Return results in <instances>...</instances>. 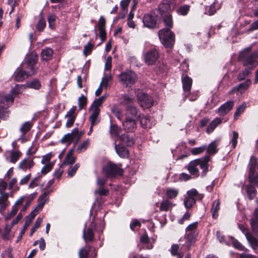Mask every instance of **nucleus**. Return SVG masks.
<instances>
[{"instance_id":"39448f33","label":"nucleus","mask_w":258,"mask_h":258,"mask_svg":"<svg viewBox=\"0 0 258 258\" xmlns=\"http://www.w3.org/2000/svg\"><path fill=\"white\" fill-rule=\"evenodd\" d=\"M104 227V223L101 222L98 224L94 220L90 223L87 229L83 230V237L86 242L91 241L94 239V232H102Z\"/></svg>"},{"instance_id":"f257e3e1","label":"nucleus","mask_w":258,"mask_h":258,"mask_svg":"<svg viewBox=\"0 0 258 258\" xmlns=\"http://www.w3.org/2000/svg\"><path fill=\"white\" fill-rule=\"evenodd\" d=\"M209 160L210 157L206 155L204 158L197 159L190 162L187 167L189 172L194 177H198L199 175L198 167H200L203 170L201 176H205L208 171Z\"/></svg>"},{"instance_id":"680f3d73","label":"nucleus","mask_w":258,"mask_h":258,"mask_svg":"<svg viewBox=\"0 0 258 258\" xmlns=\"http://www.w3.org/2000/svg\"><path fill=\"white\" fill-rule=\"evenodd\" d=\"M250 224L253 232L258 234V220L251 218Z\"/></svg>"},{"instance_id":"c756f323","label":"nucleus","mask_w":258,"mask_h":258,"mask_svg":"<svg viewBox=\"0 0 258 258\" xmlns=\"http://www.w3.org/2000/svg\"><path fill=\"white\" fill-rule=\"evenodd\" d=\"M178 188L168 187L166 189L165 194L167 199H173L176 198L179 194Z\"/></svg>"},{"instance_id":"f3484780","label":"nucleus","mask_w":258,"mask_h":258,"mask_svg":"<svg viewBox=\"0 0 258 258\" xmlns=\"http://www.w3.org/2000/svg\"><path fill=\"white\" fill-rule=\"evenodd\" d=\"M233 106V101L230 100L227 101L218 108L217 113L220 116H224L232 109Z\"/></svg>"},{"instance_id":"bf43d9fd","label":"nucleus","mask_w":258,"mask_h":258,"mask_svg":"<svg viewBox=\"0 0 258 258\" xmlns=\"http://www.w3.org/2000/svg\"><path fill=\"white\" fill-rule=\"evenodd\" d=\"M43 218L38 217L34 225V226L31 229L30 236H32L33 234L35 232L36 229L39 227L41 223L42 222Z\"/></svg>"},{"instance_id":"4c0bfd02","label":"nucleus","mask_w":258,"mask_h":258,"mask_svg":"<svg viewBox=\"0 0 258 258\" xmlns=\"http://www.w3.org/2000/svg\"><path fill=\"white\" fill-rule=\"evenodd\" d=\"M220 209V201L219 200H215L213 204L211 212L212 213V216L214 218H216L218 216V212Z\"/></svg>"},{"instance_id":"423d86ee","label":"nucleus","mask_w":258,"mask_h":258,"mask_svg":"<svg viewBox=\"0 0 258 258\" xmlns=\"http://www.w3.org/2000/svg\"><path fill=\"white\" fill-rule=\"evenodd\" d=\"M13 102V97L0 94V118L5 119L9 114L8 107Z\"/></svg>"},{"instance_id":"1a4fd4ad","label":"nucleus","mask_w":258,"mask_h":258,"mask_svg":"<svg viewBox=\"0 0 258 258\" xmlns=\"http://www.w3.org/2000/svg\"><path fill=\"white\" fill-rule=\"evenodd\" d=\"M34 73L33 66H27L25 69L19 67L15 72L13 78L16 81L22 82Z\"/></svg>"},{"instance_id":"ea45409f","label":"nucleus","mask_w":258,"mask_h":258,"mask_svg":"<svg viewBox=\"0 0 258 258\" xmlns=\"http://www.w3.org/2000/svg\"><path fill=\"white\" fill-rule=\"evenodd\" d=\"M252 69L250 68H246L240 72L237 76V79L239 81H242L246 78V77L251 73Z\"/></svg>"},{"instance_id":"de8ad7c7","label":"nucleus","mask_w":258,"mask_h":258,"mask_svg":"<svg viewBox=\"0 0 258 258\" xmlns=\"http://www.w3.org/2000/svg\"><path fill=\"white\" fill-rule=\"evenodd\" d=\"M256 190L254 187L251 185L246 186V193L249 199H253L256 196Z\"/></svg>"},{"instance_id":"bb28decb","label":"nucleus","mask_w":258,"mask_h":258,"mask_svg":"<svg viewBox=\"0 0 258 258\" xmlns=\"http://www.w3.org/2000/svg\"><path fill=\"white\" fill-rule=\"evenodd\" d=\"M222 119L219 117H216L213 119L208 126L206 133L208 134L212 133L216 127L222 122Z\"/></svg>"},{"instance_id":"c9c22d12","label":"nucleus","mask_w":258,"mask_h":258,"mask_svg":"<svg viewBox=\"0 0 258 258\" xmlns=\"http://www.w3.org/2000/svg\"><path fill=\"white\" fill-rule=\"evenodd\" d=\"M38 55L34 52L28 55L26 58V62L27 64H35L37 63Z\"/></svg>"},{"instance_id":"3c124183","label":"nucleus","mask_w":258,"mask_h":258,"mask_svg":"<svg viewBox=\"0 0 258 258\" xmlns=\"http://www.w3.org/2000/svg\"><path fill=\"white\" fill-rule=\"evenodd\" d=\"M246 106V103L243 102L241 105L237 107L234 114V117L235 119H236L244 111Z\"/></svg>"},{"instance_id":"e2e57ef3","label":"nucleus","mask_w":258,"mask_h":258,"mask_svg":"<svg viewBox=\"0 0 258 258\" xmlns=\"http://www.w3.org/2000/svg\"><path fill=\"white\" fill-rule=\"evenodd\" d=\"M44 166L42 167L41 170V172L43 174H46L48 172H49L52 169L53 167V163H48L47 164H44Z\"/></svg>"},{"instance_id":"603ef678","label":"nucleus","mask_w":258,"mask_h":258,"mask_svg":"<svg viewBox=\"0 0 258 258\" xmlns=\"http://www.w3.org/2000/svg\"><path fill=\"white\" fill-rule=\"evenodd\" d=\"M171 253L173 255L177 256V258H181L183 254L179 251V247L178 245L173 244L171 247Z\"/></svg>"},{"instance_id":"052dcab7","label":"nucleus","mask_w":258,"mask_h":258,"mask_svg":"<svg viewBox=\"0 0 258 258\" xmlns=\"http://www.w3.org/2000/svg\"><path fill=\"white\" fill-rule=\"evenodd\" d=\"M238 138V134L236 131H233L232 136L230 140V143L232 144V147L235 148L236 147L237 140Z\"/></svg>"},{"instance_id":"774afa93","label":"nucleus","mask_w":258,"mask_h":258,"mask_svg":"<svg viewBox=\"0 0 258 258\" xmlns=\"http://www.w3.org/2000/svg\"><path fill=\"white\" fill-rule=\"evenodd\" d=\"M87 104V98L84 95L80 96L78 100V106L79 109H82Z\"/></svg>"},{"instance_id":"5701e85b","label":"nucleus","mask_w":258,"mask_h":258,"mask_svg":"<svg viewBox=\"0 0 258 258\" xmlns=\"http://www.w3.org/2000/svg\"><path fill=\"white\" fill-rule=\"evenodd\" d=\"M135 102V98L133 95H130L128 94H126L123 96L121 103L122 105L126 106V112H127V109L130 106H135L133 104Z\"/></svg>"},{"instance_id":"4d7b16f0","label":"nucleus","mask_w":258,"mask_h":258,"mask_svg":"<svg viewBox=\"0 0 258 258\" xmlns=\"http://www.w3.org/2000/svg\"><path fill=\"white\" fill-rule=\"evenodd\" d=\"M46 26V21L43 17H41L36 25V29L39 31H42Z\"/></svg>"},{"instance_id":"338daca9","label":"nucleus","mask_w":258,"mask_h":258,"mask_svg":"<svg viewBox=\"0 0 258 258\" xmlns=\"http://www.w3.org/2000/svg\"><path fill=\"white\" fill-rule=\"evenodd\" d=\"M53 154L51 153H48V154L43 156L42 159L41 160L42 164H47L48 163H50V161L52 157L53 156Z\"/></svg>"},{"instance_id":"6e6d98bb","label":"nucleus","mask_w":258,"mask_h":258,"mask_svg":"<svg viewBox=\"0 0 258 258\" xmlns=\"http://www.w3.org/2000/svg\"><path fill=\"white\" fill-rule=\"evenodd\" d=\"M110 132L111 136L117 137L120 132V128L116 125L111 124Z\"/></svg>"},{"instance_id":"7c9ffc66","label":"nucleus","mask_w":258,"mask_h":258,"mask_svg":"<svg viewBox=\"0 0 258 258\" xmlns=\"http://www.w3.org/2000/svg\"><path fill=\"white\" fill-rule=\"evenodd\" d=\"M53 54V50L49 47L45 48L41 51V58L43 60H49L51 59Z\"/></svg>"},{"instance_id":"f704fd0d","label":"nucleus","mask_w":258,"mask_h":258,"mask_svg":"<svg viewBox=\"0 0 258 258\" xmlns=\"http://www.w3.org/2000/svg\"><path fill=\"white\" fill-rule=\"evenodd\" d=\"M25 88V86L23 85H16L15 87L12 89L11 91V94H5L4 93H0V94H4L7 96H11L13 97V99H14V97L17 94H19L21 92L23 88Z\"/></svg>"},{"instance_id":"a18cd8bd","label":"nucleus","mask_w":258,"mask_h":258,"mask_svg":"<svg viewBox=\"0 0 258 258\" xmlns=\"http://www.w3.org/2000/svg\"><path fill=\"white\" fill-rule=\"evenodd\" d=\"M228 239L230 240V244H232L234 247L238 250H244V247L238 241L231 236H228Z\"/></svg>"},{"instance_id":"cd10ccee","label":"nucleus","mask_w":258,"mask_h":258,"mask_svg":"<svg viewBox=\"0 0 258 258\" xmlns=\"http://www.w3.org/2000/svg\"><path fill=\"white\" fill-rule=\"evenodd\" d=\"M34 164V162L32 159H25L20 163L19 167L23 170L26 171L32 167Z\"/></svg>"},{"instance_id":"49530a36","label":"nucleus","mask_w":258,"mask_h":258,"mask_svg":"<svg viewBox=\"0 0 258 258\" xmlns=\"http://www.w3.org/2000/svg\"><path fill=\"white\" fill-rule=\"evenodd\" d=\"M90 144L89 140L87 139L84 141H83L81 144H80L76 149V151L78 153H81L82 152L85 151L87 148L88 147Z\"/></svg>"},{"instance_id":"a19ab883","label":"nucleus","mask_w":258,"mask_h":258,"mask_svg":"<svg viewBox=\"0 0 258 258\" xmlns=\"http://www.w3.org/2000/svg\"><path fill=\"white\" fill-rule=\"evenodd\" d=\"M164 15L165 16L163 17V21L165 23V25L166 27L165 29L170 30L173 26L172 16L169 14Z\"/></svg>"},{"instance_id":"aec40b11","label":"nucleus","mask_w":258,"mask_h":258,"mask_svg":"<svg viewBox=\"0 0 258 258\" xmlns=\"http://www.w3.org/2000/svg\"><path fill=\"white\" fill-rule=\"evenodd\" d=\"M35 197L36 194L34 193L31 195H25L21 197L24 198V199L23 200L20 206H22L24 203H25V205L21 210V212H25L27 210L28 207L30 206L31 202L33 200Z\"/></svg>"},{"instance_id":"2f4dec72","label":"nucleus","mask_w":258,"mask_h":258,"mask_svg":"<svg viewBox=\"0 0 258 258\" xmlns=\"http://www.w3.org/2000/svg\"><path fill=\"white\" fill-rule=\"evenodd\" d=\"M218 142L216 140L214 141L206 146L207 152L210 155L215 154L218 151L217 148Z\"/></svg>"},{"instance_id":"2eb2a0df","label":"nucleus","mask_w":258,"mask_h":258,"mask_svg":"<svg viewBox=\"0 0 258 258\" xmlns=\"http://www.w3.org/2000/svg\"><path fill=\"white\" fill-rule=\"evenodd\" d=\"M137 98L141 106L144 108H149L152 106L154 100L152 97L144 92L140 91L137 93Z\"/></svg>"},{"instance_id":"b1692460","label":"nucleus","mask_w":258,"mask_h":258,"mask_svg":"<svg viewBox=\"0 0 258 258\" xmlns=\"http://www.w3.org/2000/svg\"><path fill=\"white\" fill-rule=\"evenodd\" d=\"M89 112L90 115L89 118L91 122V126H95L100 121V119L99 116L100 112H98V110L97 109H95L93 111L89 110Z\"/></svg>"},{"instance_id":"0eeeda50","label":"nucleus","mask_w":258,"mask_h":258,"mask_svg":"<svg viewBox=\"0 0 258 258\" xmlns=\"http://www.w3.org/2000/svg\"><path fill=\"white\" fill-rule=\"evenodd\" d=\"M119 82L123 86L131 87L137 79L136 74L131 70H126L118 76Z\"/></svg>"},{"instance_id":"58836bf2","label":"nucleus","mask_w":258,"mask_h":258,"mask_svg":"<svg viewBox=\"0 0 258 258\" xmlns=\"http://www.w3.org/2000/svg\"><path fill=\"white\" fill-rule=\"evenodd\" d=\"M73 149H72L68 153L64 161V164L70 165L75 162L76 158L73 156Z\"/></svg>"},{"instance_id":"37998d69","label":"nucleus","mask_w":258,"mask_h":258,"mask_svg":"<svg viewBox=\"0 0 258 258\" xmlns=\"http://www.w3.org/2000/svg\"><path fill=\"white\" fill-rule=\"evenodd\" d=\"M32 126V123L31 121L24 122L20 128V131L23 135H25L28 132Z\"/></svg>"},{"instance_id":"69168bd1","label":"nucleus","mask_w":258,"mask_h":258,"mask_svg":"<svg viewBox=\"0 0 258 258\" xmlns=\"http://www.w3.org/2000/svg\"><path fill=\"white\" fill-rule=\"evenodd\" d=\"M89 247L82 248L79 252V258H88Z\"/></svg>"},{"instance_id":"f8f14e48","label":"nucleus","mask_w":258,"mask_h":258,"mask_svg":"<svg viewBox=\"0 0 258 258\" xmlns=\"http://www.w3.org/2000/svg\"><path fill=\"white\" fill-rule=\"evenodd\" d=\"M83 134V132H79L78 128L76 127L72 131L71 133L65 135L61 139V142L70 144L73 141H75V146L77 144Z\"/></svg>"},{"instance_id":"864d4df0","label":"nucleus","mask_w":258,"mask_h":258,"mask_svg":"<svg viewBox=\"0 0 258 258\" xmlns=\"http://www.w3.org/2000/svg\"><path fill=\"white\" fill-rule=\"evenodd\" d=\"M21 156V153L18 151H12L11 153L10 159L11 162L12 163H15L18 161L19 158Z\"/></svg>"},{"instance_id":"c85d7f7f","label":"nucleus","mask_w":258,"mask_h":258,"mask_svg":"<svg viewBox=\"0 0 258 258\" xmlns=\"http://www.w3.org/2000/svg\"><path fill=\"white\" fill-rule=\"evenodd\" d=\"M245 237L252 248L255 249L258 247V238L253 236L250 232H246Z\"/></svg>"},{"instance_id":"72a5a7b5","label":"nucleus","mask_w":258,"mask_h":258,"mask_svg":"<svg viewBox=\"0 0 258 258\" xmlns=\"http://www.w3.org/2000/svg\"><path fill=\"white\" fill-rule=\"evenodd\" d=\"M174 206L171 202L167 199L163 200L160 206V210L163 211H167L170 210Z\"/></svg>"},{"instance_id":"20e7f679","label":"nucleus","mask_w":258,"mask_h":258,"mask_svg":"<svg viewBox=\"0 0 258 258\" xmlns=\"http://www.w3.org/2000/svg\"><path fill=\"white\" fill-rule=\"evenodd\" d=\"M251 50V47L249 46L241 51L239 55V61L245 64L258 63V50L253 51Z\"/></svg>"},{"instance_id":"13d9d810","label":"nucleus","mask_w":258,"mask_h":258,"mask_svg":"<svg viewBox=\"0 0 258 258\" xmlns=\"http://www.w3.org/2000/svg\"><path fill=\"white\" fill-rule=\"evenodd\" d=\"M79 167H80L79 163H77L74 166L70 167L68 170V176H69V177L73 176L75 174L77 170L79 168Z\"/></svg>"},{"instance_id":"8fccbe9b","label":"nucleus","mask_w":258,"mask_h":258,"mask_svg":"<svg viewBox=\"0 0 258 258\" xmlns=\"http://www.w3.org/2000/svg\"><path fill=\"white\" fill-rule=\"evenodd\" d=\"M251 82L250 80L247 79L244 82L240 84L238 86L233 89V91L235 90L240 91V89L245 90L251 84Z\"/></svg>"},{"instance_id":"6ab92c4d","label":"nucleus","mask_w":258,"mask_h":258,"mask_svg":"<svg viewBox=\"0 0 258 258\" xmlns=\"http://www.w3.org/2000/svg\"><path fill=\"white\" fill-rule=\"evenodd\" d=\"M23 199L24 198H20L16 202L14 205L12 207L11 211L9 214H8V215L6 216L5 220L6 221L10 220L13 217H14L17 214Z\"/></svg>"},{"instance_id":"a878e982","label":"nucleus","mask_w":258,"mask_h":258,"mask_svg":"<svg viewBox=\"0 0 258 258\" xmlns=\"http://www.w3.org/2000/svg\"><path fill=\"white\" fill-rule=\"evenodd\" d=\"M106 98V97L103 95L95 100L93 103L92 104L91 106H90L89 110L93 111L95 109H97L98 110V112H100V109L99 108V107L105 100Z\"/></svg>"},{"instance_id":"a211bd4d","label":"nucleus","mask_w":258,"mask_h":258,"mask_svg":"<svg viewBox=\"0 0 258 258\" xmlns=\"http://www.w3.org/2000/svg\"><path fill=\"white\" fill-rule=\"evenodd\" d=\"M158 58V53L156 49H153L146 54L145 56V60L146 63L148 64H153Z\"/></svg>"},{"instance_id":"473e14b6","label":"nucleus","mask_w":258,"mask_h":258,"mask_svg":"<svg viewBox=\"0 0 258 258\" xmlns=\"http://www.w3.org/2000/svg\"><path fill=\"white\" fill-rule=\"evenodd\" d=\"M112 75L110 73L106 74L105 76L102 78L101 82H100V86H102L105 89L110 86V82L112 81Z\"/></svg>"},{"instance_id":"4be33fe9","label":"nucleus","mask_w":258,"mask_h":258,"mask_svg":"<svg viewBox=\"0 0 258 258\" xmlns=\"http://www.w3.org/2000/svg\"><path fill=\"white\" fill-rule=\"evenodd\" d=\"M123 144L119 143L118 145L115 144V150L118 155L123 158H126L128 156V151L126 148L123 147Z\"/></svg>"},{"instance_id":"e433bc0d","label":"nucleus","mask_w":258,"mask_h":258,"mask_svg":"<svg viewBox=\"0 0 258 258\" xmlns=\"http://www.w3.org/2000/svg\"><path fill=\"white\" fill-rule=\"evenodd\" d=\"M26 86L28 88L38 90L40 88L41 85L39 80L34 79L31 81L27 82Z\"/></svg>"},{"instance_id":"9b49d317","label":"nucleus","mask_w":258,"mask_h":258,"mask_svg":"<svg viewBox=\"0 0 258 258\" xmlns=\"http://www.w3.org/2000/svg\"><path fill=\"white\" fill-rule=\"evenodd\" d=\"M176 6L175 0H163L159 5L157 12L161 16L164 14H168L173 11Z\"/></svg>"},{"instance_id":"5fc2aeb1","label":"nucleus","mask_w":258,"mask_h":258,"mask_svg":"<svg viewBox=\"0 0 258 258\" xmlns=\"http://www.w3.org/2000/svg\"><path fill=\"white\" fill-rule=\"evenodd\" d=\"M206 146L203 145L201 147H196V148L191 149L190 150V153H191V154H192L194 155H199V154L202 153L203 152H204V151L206 150Z\"/></svg>"},{"instance_id":"0e129e2a","label":"nucleus","mask_w":258,"mask_h":258,"mask_svg":"<svg viewBox=\"0 0 258 258\" xmlns=\"http://www.w3.org/2000/svg\"><path fill=\"white\" fill-rule=\"evenodd\" d=\"M93 47L94 45L92 44L90 42L88 43L87 45L84 46L83 50L84 54L86 56L89 54L92 51Z\"/></svg>"},{"instance_id":"ddd939ff","label":"nucleus","mask_w":258,"mask_h":258,"mask_svg":"<svg viewBox=\"0 0 258 258\" xmlns=\"http://www.w3.org/2000/svg\"><path fill=\"white\" fill-rule=\"evenodd\" d=\"M103 172L109 177H113L116 175H121L123 173V171L118 165L112 162L108 163L103 167Z\"/></svg>"},{"instance_id":"79ce46f5","label":"nucleus","mask_w":258,"mask_h":258,"mask_svg":"<svg viewBox=\"0 0 258 258\" xmlns=\"http://www.w3.org/2000/svg\"><path fill=\"white\" fill-rule=\"evenodd\" d=\"M217 238L219 241L222 244H225L226 245H230V240L228 239V237H225L220 231H217L216 233Z\"/></svg>"},{"instance_id":"6e6552de","label":"nucleus","mask_w":258,"mask_h":258,"mask_svg":"<svg viewBox=\"0 0 258 258\" xmlns=\"http://www.w3.org/2000/svg\"><path fill=\"white\" fill-rule=\"evenodd\" d=\"M159 38L162 43L166 47H172L175 41L173 33L168 29H162L158 33Z\"/></svg>"},{"instance_id":"412c9836","label":"nucleus","mask_w":258,"mask_h":258,"mask_svg":"<svg viewBox=\"0 0 258 258\" xmlns=\"http://www.w3.org/2000/svg\"><path fill=\"white\" fill-rule=\"evenodd\" d=\"M138 116L140 117V123L143 128L149 129L153 125V122L149 116L144 115H138Z\"/></svg>"},{"instance_id":"9d476101","label":"nucleus","mask_w":258,"mask_h":258,"mask_svg":"<svg viewBox=\"0 0 258 258\" xmlns=\"http://www.w3.org/2000/svg\"><path fill=\"white\" fill-rule=\"evenodd\" d=\"M156 10L151 11L150 13L145 14L143 18L144 25L148 28H154L156 27L159 17Z\"/></svg>"},{"instance_id":"393cba45","label":"nucleus","mask_w":258,"mask_h":258,"mask_svg":"<svg viewBox=\"0 0 258 258\" xmlns=\"http://www.w3.org/2000/svg\"><path fill=\"white\" fill-rule=\"evenodd\" d=\"M120 143L127 146H132L134 144L133 138L128 134H124L120 137Z\"/></svg>"},{"instance_id":"f03ea898","label":"nucleus","mask_w":258,"mask_h":258,"mask_svg":"<svg viewBox=\"0 0 258 258\" xmlns=\"http://www.w3.org/2000/svg\"><path fill=\"white\" fill-rule=\"evenodd\" d=\"M138 117V110L135 106H130L125 113V120L122 122L124 131L127 132L135 131L137 127V119Z\"/></svg>"},{"instance_id":"09e8293b","label":"nucleus","mask_w":258,"mask_h":258,"mask_svg":"<svg viewBox=\"0 0 258 258\" xmlns=\"http://www.w3.org/2000/svg\"><path fill=\"white\" fill-rule=\"evenodd\" d=\"M38 212H36V211L34 210L29 215H28L26 218L25 220V226L26 228H27L29 225L30 224L31 222L33 221V220L34 219L36 215L37 214Z\"/></svg>"},{"instance_id":"7ed1b4c3","label":"nucleus","mask_w":258,"mask_h":258,"mask_svg":"<svg viewBox=\"0 0 258 258\" xmlns=\"http://www.w3.org/2000/svg\"><path fill=\"white\" fill-rule=\"evenodd\" d=\"M198 222H194L189 224L186 228V233L183 239L184 242L182 245L187 250L195 242L198 234L197 232Z\"/></svg>"},{"instance_id":"dca6fc26","label":"nucleus","mask_w":258,"mask_h":258,"mask_svg":"<svg viewBox=\"0 0 258 258\" xmlns=\"http://www.w3.org/2000/svg\"><path fill=\"white\" fill-rule=\"evenodd\" d=\"M182 88L183 91V100L187 96L190 91L192 84V80L185 74H183L181 78Z\"/></svg>"},{"instance_id":"4468645a","label":"nucleus","mask_w":258,"mask_h":258,"mask_svg":"<svg viewBox=\"0 0 258 258\" xmlns=\"http://www.w3.org/2000/svg\"><path fill=\"white\" fill-rule=\"evenodd\" d=\"M187 196L184 200V205L187 209L190 208L196 203V198L202 199L203 196L199 195L196 189H191L186 192Z\"/></svg>"},{"instance_id":"c03bdc74","label":"nucleus","mask_w":258,"mask_h":258,"mask_svg":"<svg viewBox=\"0 0 258 258\" xmlns=\"http://www.w3.org/2000/svg\"><path fill=\"white\" fill-rule=\"evenodd\" d=\"M52 191V189H45L44 192L38 198V202L45 204L48 200L47 196Z\"/></svg>"}]
</instances>
